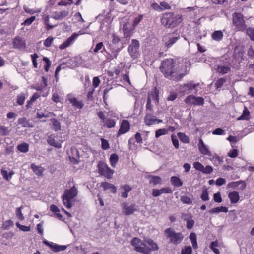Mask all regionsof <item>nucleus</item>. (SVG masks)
Masks as SVG:
<instances>
[{
	"instance_id": "1",
	"label": "nucleus",
	"mask_w": 254,
	"mask_h": 254,
	"mask_svg": "<svg viewBox=\"0 0 254 254\" xmlns=\"http://www.w3.org/2000/svg\"><path fill=\"white\" fill-rule=\"evenodd\" d=\"M130 243L134 250L143 254H150L152 251L159 249L157 244L149 238L144 239L142 241L139 238L134 237Z\"/></svg>"
},
{
	"instance_id": "2",
	"label": "nucleus",
	"mask_w": 254,
	"mask_h": 254,
	"mask_svg": "<svg viewBox=\"0 0 254 254\" xmlns=\"http://www.w3.org/2000/svg\"><path fill=\"white\" fill-rule=\"evenodd\" d=\"M160 69L164 76L171 80L178 81L184 76L183 74H178L175 62L172 59H167L163 61Z\"/></svg>"
},
{
	"instance_id": "3",
	"label": "nucleus",
	"mask_w": 254,
	"mask_h": 254,
	"mask_svg": "<svg viewBox=\"0 0 254 254\" xmlns=\"http://www.w3.org/2000/svg\"><path fill=\"white\" fill-rule=\"evenodd\" d=\"M183 18L181 15L177 14L174 15L172 12L164 13L161 19V24L168 28H174L178 25L182 21Z\"/></svg>"
},
{
	"instance_id": "4",
	"label": "nucleus",
	"mask_w": 254,
	"mask_h": 254,
	"mask_svg": "<svg viewBox=\"0 0 254 254\" xmlns=\"http://www.w3.org/2000/svg\"><path fill=\"white\" fill-rule=\"evenodd\" d=\"M77 189L75 186H73L70 189L65 190L62 196L63 204L66 208H70L72 207V200L77 196Z\"/></svg>"
},
{
	"instance_id": "5",
	"label": "nucleus",
	"mask_w": 254,
	"mask_h": 254,
	"mask_svg": "<svg viewBox=\"0 0 254 254\" xmlns=\"http://www.w3.org/2000/svg\"><path fill=\"white\" fill-rule=\"evenodd\" d=\"M164 234L169 242L174 245H178L181 243L184 239V235L180 232H176L171 228H167L164 231Z\"/></svg>"
},
{
	"instance_id": "6",
	"label": "nucleus",
	"mask_w": 254,
	"mask_h": 254,
	"mask_svg": "<svg viewBox=\"0 0 254 254\" xmlns=\"http://www.w3.org/2000/svg\"><path fill=\"white\" fill-rule=\"evenodd\" d=\"M200 86V83H194L193 81H191L185 84L180 85L178 87V91L179 93L183 95L189 94L192 93L193 91L195 90V93H197L198 90L196 88Z\"/></svg>"
},
{
	"instance_id": "7",
	"label": "nucleus",
	"mask_w": 254,
	"mask_h": 254,
	"mask_svg": "<svg viewBox=\"0 0 254 254\" xmlns=\"http://www.w3.org/2000/svg\"><path fill=\"white\" fill-rule=\"evenodd\" d=\"M233 24L239 31H244L246 25L242 14L235 12L233 14Z\"/></svg>"
},
{
	"instance_id": "8",
	"label": "nucleus",
	"mask_w": 254,
	"mask_h": 254,
	"mask_svg": "<svg viewBox=\"0 0 254 254\" xmlns=\"http://www.w3.org/2000/svg\"><path fill=\"white\" fill-rule=\"evenodd\" d=\"M138 206L134 203L129 204L126 202L124 203L122 205V213L125 215H132L138 210Z\"/></svg>"
},
{
	"instance_id": "9",
	"label": "nucleus",
	"mask_w": 254,
	"mask_h": 254,
	"mask_svg": "<svg viewBox=\"0 0 254 254\" xmlns=\"http://www.w3.org/2000/svg\"><path fill=\"white\" fill-rule=\"evenodd\" d=\"M139 46L140 44L137 40H132L131 43L128 47V51L132 58H135L137 57Z\"/></svg>"
},
{
	"instance_id": "10",
	"label": "nucleus",
	"mask_w": 254,
	"mask_h": 254,
	"mask_svg": "<svg viewBox=\"0 0 254 254\" xmlns=\"http://www.w3.org/2000/svg\"><path fill=\"white\" fill-rule=\"evenodd\" d=\"M184 101L187 104H193L197 106L202 105L204 104V99L202 97H196L192 95H188Z\"/></svg>"
},
{
	"instance_id": "11",
	"label": "nucleus",
	"mask_w": 254,
	"mask_h": 254,
	"mask_svg": "<svg viewBox=\"0 0 254 254\" xmlns=\"http://www.w3.org/2000/svg\"><path fill=\"white\" fill-rule=\"evenodd\" d=\"M135 26L132 24V22H127L125 23L123 26L124 35L126 37H130L133 34Z\"/></svg>"
},
{
	"instance_id": "12",
	"label": "nucleus",
	"mask_w": 254,
	"mask_h": 254,
	"mask_svg": "<svg viewBox=\"0 0 254 254\" xmlns=\"http://www.w3.org/2000/svg\"><path fill=\"white\" fill-rule=\"evenodd\" d=\"M179 39L180 36L178 34H176L175 35L173 34H169L164 39L165 45L167 48L171 47Z\"/></svg>"
},
{
	"instance_id": "13",
	"label": "nucleus",
	"mask_w": 254,
	"mask_h": 254,
	"mask_svg": "<svg viewBox=\"0 0 254 254\" xmlns=\"http://www.w3.org/2000/svg\"><path fill=\"white\" fill-rule=\"evenodd\" d=\"M99 170L100 173L102 175L105 176L108 179H111L112 177V175L114 172L113 170L111 169L108 166L104 164L99 166Z\"/></svg>"
},
{
	"instance_id": "14",
	"label": "nucleus",
	"mask_w": 254,
	"mask_h": 254,
	"mask_svg": "<svg viewBox=\"0 0 254 254\" xmlns=\"http://www.w3.org/2000/svg\"><path fill=\"white\" fill-rule=\"evenodd\" d=\"M43 243L47 246H49L51 248V250L55 252L64 251L67 248V246L59 245L53 242H50L47 240L43 241Z\"/></svg>"
},
{
	"instance_id": "15",
	"label": "nucleus",
	"mask_w": 254,
	"mask_h": 254,
	"mask_svg": "<svg viewBox=\"0 0 254 254\" xmlns=\"http://www.w3.org/2000/svg\"><path fill=\"white\" fill-rule=\"evenodd\" d=\"M67 101H68L72 105L77 109H82L83 107V103L81 101H78L72 94H68L67 96Z\"/></svg>"
},
{
	"instance_id": "16",
	"label": "nucleus",
	"mask_w": 254,
	"mask_h": 254,
	"mask_svg": "<svg viewBox=\"0 0 254 254\" xmlns=\"http://www.w3.org/2000/svg\"><path fill=\"white\" fill-rule=\"evenodd\" d=\"M130 129V124L127 120H123L122 122L120 128L117 133V136L127 133Z\"/></svg>"
},
{
	"instance_id": "17",
	"label": "nucleus",
	"mask_w": 254,
	"mask_h": 254,
	"mask_svg": "<svg viewBox=\"0 0 254 254\" xmlns=\"http://www.w3.org/2000/svg\"><path fill=\"white\" fill-rule=\"evenodd\" d=\"M56 135L53 134L49 135L47 138L48 143L52 146H54L57 148H60L62 147V141H56Z\"/></svg>"
},
{
	"instance_id": "18",
	"label": "nucleus",
	"mask_w": 254,
	"mask_h": 254,
	"mask_svg": "<svg viewBox=\"0 0 254 254\" xmlns=\"http://www.w3.org/2000/svg\"><path fill=\"white\" fill-rule=\"evenodd\" d=\"M69 11L67 10L55 11L52 13L51 17L55 20H61L67 17L69 15Z\"/></svg>"
},
{
	"instance_id": "19",
	"label": "nucleus",
	"mask_w": 254,
	"mask_h": 254,
	"mask_svg": "<svg viewBox=\"0 0 254 254\" xmlns=\"http://www.w3.org/2000/svg\"><path fill=\"white\" fill-rule=\"evenodd\" d=\"M150 99L151 102H154L156 105L159 103V91L155 88L152 91L148 93L147 100Z\"/></svg>"
},
{
	"instance_id": "20",
	"label": "nucleus",
	"mask_w": 254,
	"mask_h": 254,
	"mask_svg": "<svg viewBox=\"0 0 254 254\" xmlns=\"http://www.w3.org/2000/svg\"><path fill=\"white\" fill-rule=\"evenodd\" d=\"M198 149L200 152L204 155L211 156V152L209 150L208 147L205 145L202 139H199L198 144Z\"/></svg>"
},
{
	"instance_id": "21",
	"label": "nucleus",
	"mask_w": 254,
	"mask_h": 254,
	"mask_svg": "<svg viewBox=\"0 0 254 254\" xmlns=\"http://www.w3.org/2000/svg\"><path fill=\"white\" fill-rule=\"evenodd\" d=\"M172 192L169 188H164L160 190L153 189L152 191V195L154 197L160 196L163 193H169Z\"/></svg>"
},
{
	"instance_id": "22",
	"label": "nucleus",
	"mask_w": 254,
	"mask_h": 254,
	"mask_svg": "<svg viewBox=\"0 0 254 254\" xmlns=\"http://www.w3.org/2000/svg\"><path fill=\"white\" fill-rule=\"evenodd\" d=\"M13 47L19 49H23L25 47L24 40L20 37H16L13 40Z\"/></svg>"
},
{
	"instance_id": "23",
	"label": "nucleus",
	"mask_w": 254,
	"mask_h": 254,
	"mask_svg": "<svg viewBox=\"0 0 254 254\" xmlns=\"http://www.w3.org/2000/svg\"><path fill=\"white\" fill-rule=\"evenodd\" d=\"M156 116L151 113H147L144 117V123L146 125L150 126L155 123Z\"/></svg>"
},
{
	"instance_id": "24",
	"label": "nucleus",
	"mask_w": 254,
	"mask_h": 254,
	"mask_svg": "<svg viewBox=\"0 0 254 254\" xmlns=\"http://www.w3.org/2000/svg\"><path fill=\"white\" fill-rule=\"evenodd\" d=\"M31 168L37 176H42L45 170L44 168L40 166H38L34 163L31 164Z\"/></svg>"
},
{
	"instance_id": "25",
	"label": "nucleus",
	"mask_w": 254,
	"mask_h": 254,
	"mask_svg": "<svg viewBox=\"0 0 254 254\" xmlns=\"http://www.w3.org/2000/svg\"><path fill=\"white\" fill-rule=\"evenodd\" d=\"M228 197L232 204L237 203L240 198L239 193L235 191L230 192L228 194Z\"/></svg>"
},
{
	"instance_id": "26",
	"label": "nucleus",
	"mask_w": 254,
	"mask_h": 254,
	"mask_svg": "<svg viewBox=\"0 0 254 254\" xmlns=\"http://www.w3.org/2000/svg\"><path fill=\"white\" fill-rule=\"evenodd\" d=\"M101 186L103 188L104 190L109 189L114 193H115L117 191L116 187L114 185L108 182H102Z\"/></svg>"
},
{
	"instance_id": "27",
	"label": "nucleus",
	"mask_w": 254,
	"mask_h": 254,
	"mask_svg": "<svg viewBox=\"0 0 254 254\" xmlns=\"http://www.w3.org/2000/svg\"><path fill=\"white\" fill-rule=\"evenodd\" d=\"M228 211V208L224 206L217 207L212 208L209 211L210 214H218L220 212H227Z\"/></svg>"
},
{
	"instance_id": "28",
	"label": "nucleus",
	"mask_w": 254,
	"mask_h": 254,
	"mask_svg": "<svg viewBox=\"0 0 254 254\" xmlns=\"http://www.w3.org/2000/svg\"><path fill=\"white\" fill-rule=\"evenodd\" d=\"M103 123L104 127L108 128H111L115 127L116 121L112 118H107Z\"/></svg>"
},
{
	"instance_id": "29",
	"label": "nucleus",
	"mask_w": 254,
	"mask_h": 254,
	"mask_svg": "<svg viewBox=\"0 0 254 254\" xmlns=\"http://www.w3.org/2000/svg\"><path fill=\"white\" fill-rule=\"evenodd\" d=\"M121 189L122 196L124 198H127L128 197V193L131 191L132 188L128 185H125L121 187Z\"/></svg>"
},
{
	"instance_id": "30",
	"label": "nucleus",
	"mask_w": 254,
	"mask_h": 254,
	"mask_svg": "<svg viewBox=\"0 0 254 254\" xmlns=\"http://www.w3.org/2000/svg\"><path fill=\"white\" fill-rule=\"evenodd\" d=\"M28 96V94L26 93H21L18 94L17 96V103L19 105H22L25 99Z\"/></svg>"
},
{
	"instance_id": "31",
	"label": "nucleus",
	"mask_w": 254,
	"mask_h": 254,
	"mask_svg": "<svg viewBox=\"0 0 254 254\" xmlns=\"http://www.w3.org/2000/svg\"><path fill=\"white\" fill-rule=\"evenodd\" d=\"M212 38L216 41H221L223 37V32L220 30L215 31L212 34Z\"/></svg>"
},
{
	"instance_id": "32",
	"label": "nucleus",
	"mask_w": 254,
	"mask_h": 254,
	"mask_svg": "<svg viewBox=\"0 0 254 254\" xmlns=\"http://www.w3.org/2000/svg\"><path fill=\"white\" fill-rule=\"evenodd\" d=\"M52 123V128L55 131H59L61 129V124L60 122L55 118L51 119Z\"/></svg>"
},
{
	"instance_id": "33",
	"label": "nucleus",
	"mask_w": 254,
	"mask_h": 254,
	"mask_svg": "<svg viewBox=\"0 0 254 254\" xmlns=\"http://www.w3.org/2000/svg\"><path fill=\"white\" fill-rule=\"evenodd\" d=\"M40 97V95L38 93H35L31 97L30 99L27 102L26 106L27 109H29L32 107L33 103Z\"/></svg>"
},
{
	"instance_id": "34",
	"label": "nucleus",
	"mask_w": 254,
	"mask_h": 254,
	"mask_svg": "<svg viewBox=\"0 0 254 254\" xmlns=\"http://www.w3.org/2000/svg\"><path fill=\"white\" fill-rule=\"evenodd\" d=\"M230 69L229 66L223 65H218L216 68V71L218 73H219L222 74H224L228 73Z\"/></svg>"
},
{
	"instance_id": "35",
	"label": "nucleus",
	"mask_w": 254,
	"mask_h": 254,
	"mask_svg": "<svg viewBox=\"0 0 254 254\" xmlns=\"http://www.w3.org/2000/svg\"><path fill=\"white\" fill-rule=\"evenodd\" d=\"M220 246V243L217 241L216 240L215 241L212 242L210 245V248L211 250L216 254H219L220 252L219 250L216 248V247H218Z\"/></svg>"
},
{
	"instance_id": "36",
	"label": "nucleus",
	"mask_w": 254,
	"mask_h": 254,
	"mask_svg": "<svg viewBox=\"0 0 254 254\" xmlns=\"http://www.w3.org/2000/svg\"><path fill=\"white\" fill-rule=\"evenodd\" d=\"M17 148L20 152L27 153L29 151V144L24 142L18 145Z\"/></svg>"
},
{
	"instance_id": "37",
	"label": "nucleus",
	"mask_w": 254,
	"mask_h": 254,
	"mask_svg": "<svg viewBox=\"0 0 254 254\" xmlns=\"http://www.w3.org/2000/svg\"><path fill=\"white\" fill-rule=\"evenodd\" d=\"M170 181L175 187H180L183 185L182 181L177 177L173 176L170 179Z\"/></svg>"
},
{
	"instance_id": "38",
	"label": "nucleus",
	"mask_w": 254,
	"mask_h": 254,
	"mask_svg": "<svg viewBox=\"0 0 254 254\" xmlns=\"http://www.w3.org/2000/svg\"><path fill=\"white\" fill-rule=\"evenodd\" d=\"M119 160V157L116 154H112L111 155L110 157V162L111 166L113 167H115L116 163Z\"/></svg>"
},
{
	"instance_id": "39",
	"label": "nucleus",
	"mask_w": 254,
	"mask_h": 254,
	"mask_svg": "<svg viewBox=\"0 0 254 254\" xmlns=\"http://www.w3.org/2000/svg\"><path fill=\"white\" fill-rule=\"evenodd\" d=\"M149 182L151 184L157 185L161 183V179L158 176H151L150 177Z\"/></svg>"
},
{
	"instance_id": "40",
	"label": "nucleus",
	"mask_w": 254,
	"mask_h": 254,
	"mask_svg": "<svg viewBox=\"0 0 254 254\" xmlns=\"http://www.w3.org/2000/svg\"><path fill=\"white\" fill-rule=\"evenodd\" d=\"M178 136L180 140L185 143L189 142V137L183 133L179 132L178 133Z\"/></svg>"
},
{
	"instance_id": "41",
	"label": "nucleus",
	"mask_w": 254,
	"mask_h": 254,
	"mask_svg": "<svg viewBox=\"0 0 254 254\" xmlns=\"http://www.w3.org/2000/svg\"><path fill=\"white\" fill-rule=\"evenodd\" d=\"M168 131L169 130L168 129L165 128L158 129L155 132V137L158 138L163 135L166 134Z\"/></svg>"
},
{
	"instance_id": "42",
	"label": "nucleus",
	"mask_w": 254,
	"mask_h": 254,
	"mask_svg": "<svg viewBox=\"0 0 254 254\" xmlns=\"http://www.w3.org/2000/svg\"><path fill=\"white\" fill-rule=\"evenodd\" d=\"M246 34L252 41H254V28L249 27L247 29Z\"/></svg>"
},
{
	"instance_id": "43",
	"label": "nucleus",
	"mask_w": 254,
	"mask_h": 254,
	"mask_svg": "<svg viewBox=\"0 0 254 254\" xmlns=\"http://www.w3.org/2000/svg\"><path fill=\"white\" fill-rule=\"evenodd\" d=\"M13 225L14 223L13 221L9 220L3 222V228L4 229L8 230L10 228L13 227Z\"/></svg>"
},
{
	"instance_id": "44",
	"label": "nucleus",
	"mask_w": 254,
	"mask_h": 254,
	"mask_svg": "<svg viewBox=\"0 0 254 254\" xmlns=\"http://www.w3.org/2000/svg\"><path fill=\"white\" fill-rule=\"evenodd\" d=\"M182 202L184 204H191L192 203L191 199L187 196H182L180 199Z\"/></svg>"
},
{
	"instance_id": "45",
	"label": "nucleus",
	"mask_w": 254,
	"mask_h": 254,
	"mask_svg": "<svg viewBox=\"0 0 254 254\" xmlns=\"http://www.w3.org/2000/svg\"><path fill=\"white\" fill-rule=\"evenodd\" d=\"M226 81V80L224 78H221L217 80L215 84L216 89H218L221 88L223 85L225 83Z\"/></svg>"
},
{
	"instance_id": "46",
	"label": "nucleus",
	"mask_w": 254,
	"mask_h": 254,
	"mask_svg": "<svg viewBox=\"0 0 254 254\" xmlns=\"http://www.w3.org/2000/svg\"><path fill=\"white\" fill-rule=\"evenodd\" d=\"M22 208V206L17 208L16 210V216L18 217V219L22 221L24 219V217L22 213L21 209Z\"/></svg>"
},
{
	"instance_id": "47",
	"label": "nucleus",
	"mask_w": 254,
	"mask_h": 254,
	"mask_svg": "<svg viewBox=\"0 0 254 254\" xmlns=\"http://www.w3.org/2000/svg\"><path fill=\"white\" fill-rule=\"evenodd\" d=\"M110 49L111 50L112 56H113V58H117V57L118 55V53L120 51L121 49L119 48H113L111 45H110Z\"/></svg>"
},
{
	"instance_id": "48",
	"label": "nucleus",
	"mask_w": 254,
	"mask_h": 254,
	"mask_svg": "<svg viewBox=\"0 0 254 254\" xmlns=\"http://www.w3.org/2000/svg\"><path fill=\"white\" fill-rule=\"evenodd\" d=\"M101 146H102V149L107 150L109 148V147H110L109 143L107 140H106L104 138H101Z\"/></svg>"
},
{
	"instance_id": "49",
	"label": "nucleus",
	"mask_w": 254,
	"mask_h": 254,
	"mask_svg": "<svg viewBox=\"0 0 254 254\" xmlns=\"http://www.w3.org/2000/svg\"><path fill=\"white\" fill-rule=\"evenodd\" d=\"M143 18V15H139L138 16L134 18L132 22V24L134 25L135 27H136V26L142 20Z\"/></svg>"
},
{
	"instance_id": "50",
	"label": "nucleus",
	"mask_w": 254,
	"mask_h": 254,
	"mask_svg": "<svg viewBox=\"0 0 254 254\" xmlns=\"http://www.w3.org/2000/svg\"><path fill=\"white\" fill-rule=\"evenodd\" d=\"M72 44V43L68 39H67L65 41L60 45L59 48L60 49L63 50L69 47Z\"/></svg>"
},
{
	"instance_id": "51",
	"label": "nucleus",
	"mask_w": 254,
	"mask_h": 254,
	"mask_svg": "<svg viewBox=\"0 0 254 254\" xmlns=\"http://www.w3.org/2000/svg\"><path fill=\"white\" fill-rule=\"evenodd\" d=\"M72 44V43L68 39H67L65 41L60 45L59 48L60 49L63 50L69 47Z\"/></svg>"
},
{
	"instance_id": "52",
	"label": "nucleus",
	"mask_w": 254,
	"mask_h": 254,
	"mask_svg": "<svg viewBox=\"0 0 254 254\" xmlns=\"http://www.w3.org/2000/svg\"><path fill=\"white\" fill-rule=\"evenodd\" d=\"M36 19L35 16H31V17L26 19L22 24L21 25L25 26H29Z\"/></svg>"
},
{
	"instance_id": "53",
	"label": "nucleus",
	"mask_w": 254,
	"mask_h": 254,
	"mask_svg": "<svg viewBox=\"0 0 254 254\" xmlns=\"http://www.w3.org/2000/svg\"><path fill=\"white\" fill-rule=\"evenodd\" d=\"M54 38L53 37L49 36L48 37L45 41H44L43 44L46 47H49L51 46Z\"/></svg>"
},
{
	"instance_id": "54",
	"label": "nucleus",
	"mask_w": 254,
	"mask_h": 254,
	"mask_svg": "<svg viewBox=\"0 0 254 254\" xmlns=\"http://www.w3.org/2000/svg\"><path fill=\"white\" fill-rule=\"evenodd\" d=\"M49 19L50 17L49 15L45 16L44 17V23L47 25L48 30H50L55 26L54 25H52L50 24Z\"/></svg>"
},
{
	"instance_id": "55",
	"label": "nucleus",
	"mask_w": 254,
	"mask_h": 254,
	"mask_svg": "<svg viewBox=\"0 0 254 254\" xmlns=\"http://www.w3.org/2000/svg\"><path fill=\"white\" fill-rule=\"evenodd\" d=\"M213 171V167L211 166L207 165L206 167H203V169L202 172L204 174H209L212 173Z\"/></svg>"
},
{
	"instance_id": "56",
	"label": "nucleus",
	"mask_w": 254,
	"mask_h": 254,
	"mask_svg": "<svg viewBox=\"0 0 254 254\" xmlns=\"http://www.w3.org/2000/svg\"><path fill=\"white\" fill-rule=\"evenodd\" d=\"M16 226L19 228V229L24 232H28L30 230V228L29 226L22 225L19 224V223L17 222L16 223Z\"/></svg>"
},
{
	"instance_id": "57",
	"label": "nucleus",
	"mask_w": 254,
	"mask_h": 254,
	"mask_svg": "<svg viewBox=\"0 0 254 254\" xmlns=\"http://www.w3.org/2000/svg\"><path fill=\"white\" fill-rule=\"evenodd\" d=\"M182 254H191L192 248L190 246H186L182 250Z\"/></svg>"
},
{
	"instance_id": "58",
	"label": "nucleus",
	"mask_w": 254,
	"mask_h": 254,
	"mask_svg": "<svg viewBox=\"0 0 254 254\" xmlns=\"http://www.w3.org/2000/svg\"><path fill=\"white\" fill-rule=\"evenodd\" d=\"M43 60L46 63V65L44 66L45 70L48 72L51 66V62L47 57H44Z\"/></svg>"
},
{
	"instance_id": "59",
	"label": "nucleus",
	"mask_w": 254,
	"mask_h": 254,
	"mask_svg": "<svg viewBox=\"0 0 254 254\" xmlns=\"http://www.w3.org/2000/svg\"><path fill=\"white\" fill-rule=\"evenodd\" d=\"M9 134L8 127L5 126H1L0 127V134L2 135H7Z\"/></svg>"
},
{
	"instance_id": "60",
	"label": "nucleus",
	"mask_w": 254,
	"mask_h": 254,
	"mask_svg": "<svg viewBox=\"0 0 254 254\" xmlns=\"http://www.w3.org/2000/svg\"><path fill=\"white\" fill-rule=\"evenodd\" d=\"M24 9L26 12L29 13L30 14H34L36 13H39L41 11L40 9L35 10L33 9H30L27 7H24Z\"/></svg>"
},
{
	"instance_id": "61",
	"label": "nucleus",
	"mask_w": 254,
	"mask_h": 254,
	"mask_svg": "<svg viewBox=\"0 0 254 254\" xmlns=\"http://www.w3.org/2000/svg\"><path fill=\"white\" fill-rule=\"evenodd\" d=\"M102 48L104 49H105L104 47V45L103 42H99L97 43L95 47V48L93 49V52L94 53H97L100 50H101Z\"/></svg>"
},
{
	"instance_id": "62",
	"label": "nucleus",
	"mask_w": 254,
	"mask_h": 254,
	"mask_svg": "<svg viewBox=\"0 0 254 254\" xmlns=\"http://www.w3.org/2000/svg\"><path fill=\"white\" fill-rule=\"evenodd\" d=\"M193 167L195 168V169L199 170L202 172L204 166L199 162H194L193 164Z\"/></svg>"
},
{
	"instance_id": "63",
	"label": "nucleus",
	"mask_w": 254,
	"mask_h": 254,
	"mask_svg": "<svg viewBox=\"0 0 254 254\" xmlns=\"http://www.w3.org/2000/svg\"><path fill=\"white\" fill-rule=\"evenodd\" d=\"M61 97L57 93H54L52 95V100L55 103L61 102Z\"/></svg>"
},
{
	"instance_id": "64",
	"label": "nucleus",
	"mask_w": 254,
	"mask_h": 254,
	"mask_svg": "<svg viewBox=\"0 0 254 254\" xmlns=\"http://www.w3.org/2000/svg\"><path fill=\"white\" fill-rule=\"evenodd\" d=\"M201 198L203 201H207L209 199L208 193L206 190H205L203 191L202 195L201 196Z\"/></svg>"
}]
</instances>
